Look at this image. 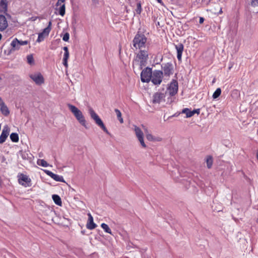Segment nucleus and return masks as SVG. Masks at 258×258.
Segmentation results:
<instances>
[{
	"label": "nucleus",
	"instance_id": "nucleus-7",
	"mask_svg": "<svg viewBox=\"0 0 258 258\" xmlns=\"http://www.w3.org/2000/svg\"><path fill=\"white\" fill-rule=\"evenodd\" d=\"M178 82L176 80H172L171 82L170 85L168 87V90L169 92V95L170 96H173L178 92Z\"/></svg>",
	"mask_w": 258,
	"mask_h": 258
},
{
	"label": "nucleus",
	"instance_id": "nucleus-5",
	"mask_svg": "<svg viewBox=\"0 0 258 258\" xmlns=\"http://www.w3.org/2000/svg\"><path fill=\"white\" fill-rule=\"evenodd\" d=\"M152 70L151 68L147 67L141 73V80L143 83H149L152 76Z\"/></svg>",
	"mask_w": 258,
	"mask_h": 258
},
{
	"label": "nucleus",
	"instance_id": "nucleus-17",
	"mask_svg": "<svg viewBox=\"0 0 258 258\" xmlns=\"http://www.w3.org/2000/svg\"><path fill=\"white\" fill-rule=\"evenodd\" d=\"M0 107H1V111L2 112V113L5 116H7L10 114V110L6 105V104L4 102H2L0 103Z\"/></svg>",
	"mask_w": 258,
	"mask_h": 258
},
{
	"label": "nucleus",
	"instance_id": "nucleus-43",
	"mask_svg": "<svg viewBox=\"0 0 258 258\" xmlns=\"http://www.w3.org/2000/svg\"><path fill=\"white\" fill-rule=\"evenodd\" d=\"M204 18L203 17H200V20H199V23L200 24H202L203 23L204 21Z\"/></svg>",
	"mask_w": 258,
	"mask_h": 258
},
{
	"label": "nucleus",
	"instance_id": "nucleus-11",
	"mask_svg": "<svg viewBox=\"0 0 258 258\" xmlns=\"http://www.w3.org/2000/svg\"><path fill=\"white\" fill-rule=\"evenodd\" d=\"M10 129L8 126H5L0 136V144L4 143L9 135Z\"/></svg>",
	"mask_w": 258,
	"mask_h": 258
},
{
	"label": "nucleus",
	"instance_id": "nucleus-22",
	"mask_svg": "<svg viewBox=\"0 0 258 258\" xmlns=\"http://www.w3.org/2000/svg\"><path fill=\"white\" fill-rule=\"evenodd\" d=\"M135 132L138 139L143 137V133L139 127L137 126H135Z\"/></svg>",
	"mask_w": 258,
	"mask_h": 258
},
{
	"label": "nucleus",
	"instance_id": "nucleus-27",
	"mask_svg": "<svg viewBox=\"0 0 258 258\" xmlns=\"http://www.w3.org/2000/svg\"><path fill=\"white\" fill-rule=\"evenodd\" d=\"M37 164L42 167H46L48 166L49 164L44 159H39L37 160Z\"/></svg>",
	"mask_w": 258,
	"mask_h": 258
},
{
	"label": "nucleus",
	"instance_id": "nucleus-24",
	"mask_svg": "<svg viewBox=\"0 0 258 258\" xmlns=\"http://www.w3.org/2000/svg\"><path fill=\"white\" fill-rule=\"evenodd\" d=\"M114 111H115V113L116 114L117 119H118V120L119 121V122L121 123H122L123 122V118L121 117V112L118 109H114Z\"/></svg>",
	"mask_w": 258,
	"mask_h": 258
},
{
	"label": "nucleus",
	"instance_id": "nucleus-19",
	"mask_svg": "<svg viewBox=\"0 0 258 258\" xmlns=\"http://www.w3.org/2000/svg\"><path fill=\"white\" fill-rule=\"evenodd\" d=\"M8 5L7 0H0V10L6 13L7 11Z\"/></svg>",
	"mask_w": 258,
	"mask_h": 258
},
{
	"label": "nucleus",
	"instance_id": "nucleus-29",
	"mask_svg": "<svg viewBox=\"0 0 258 258\" xmlns=\"http://www.w3.org/2000/svg\"><path fill=\"white\" fill-rule=\"evenodd\" d=\"M65 13H66V7H65V5L63 4L59 7V8L58 9V14L60 16H63L65 14Z\"/></svg>",
	"mask_w": 258,
	"mask_h": 258
},
{
	"label": "nucleus",
	"instance_id": "nucleus-44",
	"mask_svg": "<svg viewBox=\"0 0 258 258\" xmlns=\"http://www.w3.org/2000/svg\"><path fill=\"white\" fill-rule=\"evenodd\" d=\"M63 49L64 50V52H69V50H68V48L67 46L64 47L63 48Z\"/></svg>",
	"mask_w": 258,
	"mask_h": 258
},
{
	"label": "nucleus",
	"instance_id": "nucleus-9",
	"mask_svg": "<svg viewBox=\"0 0 258 258\" xmlns=\"http://www.w3.org/2000/svg\"><path fill=\"white\" fill-rule=\"evenodd\" d=\"M30 78L33 80L37 85H41L44 82L43 77L39 73L30 75Z\"/></svg>",
	"mask_w": 258,
	"mask_h": 258
},
{
	"label": "nucleus",
	"instance_id": "nucleus-20",
	"mask_svg": "<svg viewBox=\"0 0 258 258\" xmlns=\"http://www.w3.org/2000/svg\"><path fill=\"white\" fill-rule=\"evenodd\" d=\"M52 200L54 203L59 206L62 205L61 200L60 197L57 195H53L52 196Z\"/></svg>",
	"mask_w": 258,
	"mask_h": 258
},
{
	"label": "nucleus",
	"instance_id": "nucleus-3",
	"mask_svg": "<svg viewBox=\"0 0 258 258\" xmlns=\"http://www.w3.org/2000/svg\"><path fill=\"white\" fill-rule=\"evenodd\" d=\"M89 111L91 118L93 119L95 121V123L99 127H100L105 133H106L107 134L109 135H110V133L108 131L107 129L104 125L102 120L97 115V114L94 111V110L92 108H90Z\"/></svg>",
	"mask_w": 258,
	"mask_h": 258
},
{
	"label": "nucleus",
	"instance_id": "nucleus-47",
	"mask_svg": "<svg viewBox=\"0 0 258 258\" xmlns=\"http://www.w3.org/2000/svg\"><path fill=\"white\" fill-rule=\"evenodd\" d=\"M60 5V2H58V0L57 1V2L56 4V6H58Z\"/></svg>",
	"mask_w": 258,
	"mask_h": 258
},
{
	"label": "nucleus",
	"instance_id": "nucleus-14",
	"mask_svg": "<svg viewBox=\"0 0 258 258\" xmlns=\"http://www.w3.org/2000/svg\"><path fill=\"white\" fill-rule=\"evenodd\" d=\"M88 220L86 225V227L89 230H93L97 227V225L93 221V218L91 214L88 213Z\"/></svg>",
	"mask_w": 258,
	"mask_h": 258
},
{
	"label": "nucleus",
	"instance_id": "nucleus-6",
	"mask_svg": "<svg viewBox=\"0 0 258 258\" xmlns=\"http://www.w3.org/2000/svg\"><path fill=\"white\" fill-rule=\"evenodd\" d=\"M161 67L163 70L162 72L163 73V75L165 76L169 77L170 75L173 74V66L171 62L164 63L161 66Z\"/></svg>",
	"mask_w": 258,
	"mask_h": 258
},
{
	"label": "nucleus",
	"instance_id": "nucleus-39",
	"mask_svg": "<svg viewBox=\"0 0 258 258\" xmlns=\"http://www.w3.org/2000/svg\"><path fill=\"white\" fill-rule=\"evenodd\" d=\"M44 172L48 176L51 177L52 178L53 177V175H54V173H53L52 172L48 170H44Z\"/></svg>",
	"mask_w": 258,
	"mask_h": 258
},
{
	"label": "nucleus",
	"instance_id": "nucleus-8",
	"mask_svg": "<svg viewBox=\"0 0 258 258\" xmlns=\"http://www.w3.org/2000/svg\"><path fill=\"white\" fill-rule=\"evenodd\" d=\"M19 183L24 187H30L31 186V180L26 175L21 174L19 178Z\"/></svg>",
	"mask_w": 258,
	"mask_h": 258
},
{
	"label": "nucleus",
	"instance_id": "nucleus-48",
	"mask_svg": "<svg viewBox=\"0 0 258 258\" xmlns=\"http://www.w3.org/2000/svg\"><path fill=\"white\" fill-rule=\"evenodd\" d=\"M159 3L161 4L162 3V0H156Z\"/></svg>",
	"mask_w": 258,
	"mask_h": 258
},
{
	"label": "nucleus",
	"instance_id": "nucleus-37",
	"mask_svg": "<svg viewBox=\"0 0 258 258\" xmlns=\"http://www.w3.org/2000/svg\"><path fill=\"white\" fill-rule=\"evenodd\" d=\"M70 38V34L69 33H66L63 36V37H62V40L64 41H68L69 40Z\"/></svg>",
	"mask_w": 258,
	"mask_h": 258
},
{
	"label": "nucleus",
	"instance_id": "nucleus-41",
	"mask_svg": "<svg viewBox=\"0 0 258 258\" xmlns=\"http://www.w3.org/2000/svg\"><path fill=\"white\" fill-rule=\"evenodd\" d=\"M69 57V52H64L63 59H68Z\"/></svg>",
	"mask_w": 258,
	"mask_h": 258
},
{
	"label": "nucleus",
	"instance_id": "nucleus-18",
	"mask_svg": "<svg viewBox=\"0 0 258 258\" xmlns=\"http://www.w3.org/2000/svg\"><path fill=\"white\" fill-rule=\"evenodd\" d=\"M148 52L145 50H141L139 53L137 54V57L139 60H148Z\"/></svg>",
	"mask_w": 258,
	"mask_h": 258
},
{
	"label": "nucleus",
	"instance_id": "nucleus-36",
	"mask_svg": "<svg viewBox=\"0 0 258 258\" xmlns=\"http://www.w3.org/2000/svg\"><path fill=\"white\" fill-rule=\"evenodd\" d=\"M139 141L140 142L141 146L143 147V148H146V145L144 142V137H140V138H138V139Z\"/></svg>",
	"mask_w": 258,
	"mask_h": 258
},
{
	"label": "nucleus",
	"instance_id": "nucleus-15",
	"mask_svg": "<svg viewBox=\"0 0 258 258\" xmlns=\"http://www.w3.org/2000/svg\"><path fill=\"white\" fill-rule=\"evenodd\" d=\"M175 48L177 50V58L179 61L181 60V56L183 50V45L182 43H178L175 45Z\"/></svg>",
	"mask_w": 258,
	"mask_h": 258
},
{
	"label": "nucleus",
	"instance_id": "nucleus-21",
	"mask_svg": "<svg viewBox=\"0 0 258 258\" xmlns=\"http://www.w3.org/2000/svg\"><path fill=\"white\" fill-rule=\"evenodd\" d=\"M51 22L49 21L48 25L47 27L43 30V31L41 32L44 36H48L49 32L51 30Z\"/></svg>",
	"mask_w": 258,
	"mask_h": 258
},
{
	"label": "nucleus",
	"instance_id": "nucleus-33",
	"mask_svg": "<svg viewBox=\"0 0 258 258\" xmlns=\"http://www.w3.org/2000/svg\"><path fill=\"white\" fill-rule=\"evenodd\" d=\"M46 37V36H44L42 34V33H40L38 34V37L36 40V42H40L44 40L45 37Z\"/></svg>",
	"mask_w": 258,
	"mask_h": 258
},
{
	"label": "nucleus",
	"instance_id": "nucleus-40",
	"mask_svg": "<svg viewBox=\"0 0 258 258\" xmlns=\"http://www.w3.org/2000/svg\"><path fill=\"white\" fill-rule=\"evenodd\" d=\"M28 41H22V40H19V44L21 46L22 45H25L28 44Z\"/></svg>",
	"mask_w": 258,
	"mask_h": 258
},
{
	"label": "nucleus",
	"instance_id": "nucleus-32",
	"mask_svg": "<svg viewBox=\"0 0 258 258\" xmlns=\"http://www.w3.org/2000/svg\"><path fill=\"white\" fill-rule=\"evenodd\" d=\"M142 8L141 6V3L140 1H139L137 4V8L136 9V12L137 14H138V15H140L142 12Z\"/></svg>",
	"mask_w": 258,
	"mask_h": 258
},
{
	"label": "nucleus",
	"instance_id": "nucleus-2",
	"mask_svg": "<svg viewBox=\"0 0 258 258\" xmlns=\"http://www.w3.org/2000/svg\"><path fill=\"white\" fill-rule=\"evenodd\" d=\"M146 41L147 38L145 35L138 32L133 40V46L136 49H141L145 47Z\"/></svg>",
	"mask_w": 258,
	"mask_h": 258
},
{
	"label": "nucleus",
	"instance_id": "nucleus-13",
	"mask_svg": "<svg viewBox=\"0 0 258 258\" xmlns=\"http://www.w3.org/2000/svg\"><path fill=\"white\" fill-rule=\"evenodd\" d=\"M200 112V109H194L191 110L190 109L185 108L182 109L181 113H185L186 117H190L192 116L195 113L199 114Z\"/></svg>",
	"mask_w": 258,
	"mask_h": 258
},
{
	"label": "nucleus",
	"instance_id": "nucleus-46",
	"mask_svg": "<svg viewBox=\"0 0 258 258\" xmlns=\"http://www.w3.org/2000/svg\"><path fill=\"white\" fill-rule=\"evenodd\" d=\"M222 13V9L220 8L219 12L218 13V15L221 14Z\"/></svg>",
	"mask_w": 258,
	"mask_h": 258
},
{
	"label": "nucleus",
	"instance_id": "nucleus-23",
	"mask_svg": "<svg viewBox=\"0 0 258 258\" xmlns=\"http://www.w3.org/2000/svg\"><path fill=\"white\" fill-rule=\"evenodd\" d=\"M10 139L13 142L17 143L19 141V136L17 133H13L10 135Z\"/></svg>",
	"mask_w": 258,
	"mask_h": 258
},
{
	"label": "nucleus",
	"instance_id": "nucleus-38",
	"mask_svg": "<svg viewBox=\"0 0 258 258\" xmlns=\"http://www.w3.org/2000/svg\"><path fill=\"white\" fill-rule=\"evenodd\" d=\"M146 138L148 140L152 141L155 140V138L150 134H146Z\"/></svg>",
	"mask_w": 258,
	"mask_h": 258
},
{
	"label": "nucleus",
	"instance_id": "nucleus-16",
	"mask_svg": "<svg viewBox=\"0 0 258 258\" xmlns=\"http://www.w3.org/2000/svg\"><path fill=\"white\" fill-rule=\"evenodd\" d=\"M8 27V22L6 17L0 15V31L5 30Z\"/></svg>",
	"mask_w": 258,
	"mask_h": 258
},
{
	"label": "nucleus",
	"instance_id": "nucleus-52",
	"mask_svg": "<svg viewBox=\"0 0 258 258\" xmlns=\"http://www.w3.org/2000/svg\"><path fill=\"white\" fill-rule=\"evenodd\" d=\"M257 134H258V130H257Z\"/></svg>",
	"mask_w": 258,
	"mask_h": 258
},
{
	"label": "nucleus",
	"instance_id": "nucleus-50",
	"mask_svg": "<svg viewBox=\"0 0 258 258\" xmlns=\"http://www.w3.org/2000/svg\"><path fill=\"white\" fill-rule=\"evenodd\" d=\"M2 34L0 33V40H1L2 39Z\"/></svg>",
	"mask_w": 258,
	"mask_h": 258
},
{
	"label": "nucleus",
	"instance_id": "nucleus-45",
	"mask_svg": "<svg viewBox=\"0 0 258 258\" xmlns=\"http://www.w3.org/2000/svg\"><path fill=\"white\" fill-rule=\"evenodd\" d=\"M22 157L24 159H26V157L25 155L24 154H23L22 152Z\"/></svg>",
	"mask_w": 258,
	"mask_h": 258
},
{
	"label": "nucleus",
	"instance_id": "nucleus-51",
	"mask_svg": "<svg viewBox=\"0 0 258 258\" xmlns=\"http://www.w3.org/2000/svg\"><path fill=\"white\" fill-rule=\"evenodd\" d=\"M256 222L258 223V218L256 219Z\"/></svg>",
	"mask_w": 258,
	"mask_h": 258
},
{
	"label": "nucleus",
	"instance_id": "nucleus-34",
	"mask_svg": "<svg viewBox=\"0 0 258 258\" xmlns=\"http://www.w3.org/2000/svg\"><path fill=\"white\" fill-rule=\"evenodd\" d=\"M148 60H140V70H142L143 67H145L147 62Z\"/></svg>",
	"mask_w": 258,
	"mask_h": 258
},
{
	"label": "nucleus",
	"instance_id": "nucleus-10",
	"mask_svg": "<svg viewBox=\"0 0 258 258\" xmlns=\"http://www.w3.org/2000/svg\"><path fill=\"white\" fill-rule=\"evenodd\" d=\"M165 95L161 92H156L153 96L152 102L153 104H159L165 98Z\"/></svg>",
	"mask_w": 258,
	"mask_h": 258
},
{
	"label": "nucleus",
	"instance_id": "nucleus-31",
	"mask_svg": "<svg viewBox=\"0 0 258 258\" xmlns=\"http://www.w3.org/2000/svg\"><path fill=\"white\" fill-rule=\"evenodd\" d=\"M221 93V89L220 88H217L213 94V98L216 99L220 96Z\"/></svg>",
	"mask_w": 258,
	"mask_h": 258
},
{
	"label": "nucleus",
	"instance_id": "nucleus-26",
	"mask_svg": "<svg viewBox=\"0 0 258 258\" xmlns=\"http://www.w3.org/2000/svg\"><path fill=\"white\" fill-rule=\"evenodd\" d=\"M101 227L106 233L111 234V230L107 224L104 223H102L101 225Z\"/></svg>",
	"mask_w": 258,
	"mask_h": 258
},
{
	"label": "nucleus",
	"instance_id": "nucleus-42",
	"mask_svg": "<svg viewBox=\"0 0 258 258\" xmlns=\"http://www.w3.org/2000/svg\"><path fill=\"white\" fill-rule=\"evenodd\" d=\"M63 64L64 65V66L66 68L68 67V59H63V62H62Z\"/></svg>",
	"mask_w": 258,
	"mask_h": 258
},
{
	"label": "nucleus",
	"instance_id": "nucleus-35",
	"mask_svg": "<svg viewBox=\"0 0 258 258\" xmlns=\"http://www.w3.org/2000/svg\"><path fill=\"white\" fill-rule=\"evenodd\" d=\"M250 5L253 7L258 6V0H250Z\"/></svg>",
	"mask_w": 258,
	"mask_h": 258
},
{
	"label": "nucleus",
	"instance_id": "nucleus-28",
	"mask_svg": "<svg viewBox=\"0 0 258 258\" xmlns=\"http://www.w3.org/2000/svg\"><path fill=\"white\" fill-rule=\"evenodd\" d=\"M52 179H53L54 180L56 181H59L62 182H64L65 181L62 176H59L57 174H54L53 175V177H52Z\"/></svg>",
	"mask_w": 258,
	"mask_h": 258
},
{
	"label": "nucleus",
	"instance_id": "nucleus-30",
	"mask_svg": "<svg viewBox=\"0 0 258 258\" xmlns=\"http://www.w3.org/2000/svg\"><path fill=\"white\" fill-rule=\"evenodd\" d=\"M27 62L30 65L34 64V60L32 54H29L27 56Z\"/></svg>",
	"mask_w": 258,
	"mask_h": 258
},
{
	"label": "nucleus",
	"instance_id": "nucleus-4",
	"mask_svg": "<svg viewBox=\"0 0 258 258\" xmlns=\"http://www.w3.org/2000/svg\"><path fill=\"white\" fill-rule=\"evenodd\" d=\"M163 73L162 71L154 70L152 73L150 81L155 85H160L162 81Z\"/></svg>",
	"mask_w": 258,
	"mask_h": 258
},
{
	"label": "nucleus",
	"instance_id": "nucleus-25",
	"mask_svg": "<svg viewBox=\"0 0 258 258\" xmlns=\"http://www.w3.org/2000/svg\"><path fill=\"white\" fill-rule=\"evenodd\" d=\"M213 158L212 156H208L206 159L207 166L208 168L210 169L213 165Z\"/></svg>",
	"mask_w": 258,
	"mask_h": 258
},
{
	"label": "nucleus",
	"instance_id": "nucleus-49",
	"mask_svg": "<svg viewBox=\"0 0 258 258\" xmlns=\"http://www.w3.org/2000/svg\"><path fill=\"white\" fill-rule=\"evenodd\" d=\"M65 0H58V2L63 3Z\"/></svg>",
	"mask_w": 258,
	"mask_h": 258
},
{
	"label": "nucleus",
	"instance_id": "nucleus-1",
	"mask_svg": "<svg viewBox=\"0 0 258 258\" xmlns=\"http://www.w3.org/2000/svg\"><path fill=\"white\" fill-rule=\"evenodd\" d=\"M68 106L70 110L74 114L79 122L85 127L87 128L86 126V120L82 111L79 110L76 106L72 104H68Z\"/></svg>",
	"mask_w": 258,
	"mask_h": 258
},
{
	"label": "nucleus",
	"instance_id": "nucleus-12",
	"mask_svg": "<svg viewBox=\"0 0 258 258\" xmlns=\"http://www.w3.org/2000/svg\"><path fill=\"white\" fill-rule=\"evenodd\" d=\"M19 40L15 38L13 39L11 43V48L10 49L8 54H10L12 52H13L20 49V46L19 44Z\"/></svg>",
	"mask_w": 258,
	"mask_h": 258
}]
</instances>
